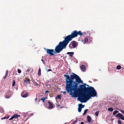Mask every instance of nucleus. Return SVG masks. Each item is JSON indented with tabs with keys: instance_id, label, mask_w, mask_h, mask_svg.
I'll use <instances>...</instances> for the list:
<instances>
[{
	"instance_id": "obj_30",
	"label": "nucleus",
	"mask_w": 124,
	"mask_h": 124,
	"mask_svg": "<svg viewBox=\"0 0 124 124\" xmlns=\"http://www.w3.org/2000/svg\"><path fill=\"white\" fill-rule=\"evenodd\" d=\"M88 109H85L84 111V112L85 113H86L87 111L88 110Z\"/></svg>"
},
{
	"instance_id": "obj_37",
	"label": "nucleus",
	"mask_w": 124,
	"mask_h": 124,
	"mask_svg": "<svg viewBox=\"0 0 124 124\" xmlns=\"http://www.w3.org/2000/svg\"><path fill=\"white\" fill-rule=\"evenodd\" d=\"M8 70H7L6 71V73L5 74H6V75H8Z\"/></svg>"
},
{
	"instance_id": "obj_4",
	"label": "nucleus",
	"mask_w": 124,
	"mask_h": 124,
	"mask_svg": "<svg viewBox=\"0 0 124 124\" xmlns=\"http://www.w3.org/2000/svg\"><path fill=\"white\" fill-rule=\"evenodd\" d=\"M77 43L75 41H71L69 45V48L71 49L75 48L77 46Z\"/></svg>"
},
{
	"instance_id": "obj_46",
	"label": "nucleus",
	"mask_w": 124,
	"mask_h": 124,
	"mask_svg": "<svg viewBox=\"0 0 124 124\" xmlns=\"http://www.w3.org/2000/svg\"><path fill=\"white\" fill-rule=\"evenodd\" d=\"M37 100V98H36L35 99V101H36V100Z\"/></svg>"
},
{
	"instance_id": "obj_48",
	"label": "nucleus",
	"mask_w": 124,
	"mask_h": 124,
	"mask_svg": "<svg viewBox=\"0 0 124 124\" xmlns=\"http://www.w3.org/2000/svg\"><path fill=\"white\" fill-rule=\"evenodd\" d=\"M46 86H47V85H46Z\"/></svg>"
},
{
	"instance_id": "obj_26",
	"label": "nucleus",
	"mask_w": 124,
	"mask_h": 124,
	"mask_svg": "<svg viewBox=\"0 0 124 124\" xmlns=\"http://www.w3.org/2000/svg\"><path fill=\"white\" fill-rule=\"evenodd\" d=\"M82 108H81L79 107L78 108V111L79 112H80L81 111Z\"/></svg>"
},
{
	"instance_id": "obj_44",
	"label": "nucleus",
	"mask_w": 124,
	"mask_h": 124,
	"mask_svg": "<svg viewBox=\"0 0 124 124\" xmlns=\"http://www.w3.org/2000/svg\"><path fill=\"white\" fill-rule=\"evenodd\" d=\"M85 114H86V113L84 112L83 113V116H84Z\"/></svg>"
},
{
	"instance_id": "obj_23",
	"label": "nucleus",
	"mask_w": 124,
	"mask_h": 124,
	"mask_svg": "<svg viewBox=\"0 0 124 124\" xmlns=\"http://www.w3.org/2000/svg\"><path fill=\"white\" fill-rule=\"evenodd\" d=\"M38 76H40L41 75V70L40 68H39V70L38 73Z\"/></svg>"
},
{
	"instance_id": "obj_25",
	"label": "nucleus",
	"mask_w": 124,
	"mask_h": 124,
	"mask_svg": "<svg viewBox=\"0 0 124 124\" xmlns=\"http://www.w3.org/2000/svg\"><path fill=\"white\" fill-rule=\"evenodd\" d=\"M16 84V82L14 80H13V83L12 85V86H13L15 85Z\"/></svg>"
},
{
	"instance_id": "obj_41",
	"label": "nucleus",
	"mask_w": 124,
	"mask_h": 124,
	"mask_svg": "<svg viewBox=\"0 0 124 124\" xmlns=\"http://www.w3.org/2000/svg\"><path fill=\"white\" fill-rule=\"evenodd\" d=\"M80 124H85L83 122H81Z\"/></svg>"
},
{
	"instance_id": "obj_35",
	"label": "nucleus",
	"mask_w": 124,
	"mask_h": 124,
	"mask_svg": "<svg viewBox=\"0 0 124 124\" xmlns=\"http://www.w3.org/2000/svg\"><path fill=\"white\" fill-rule=\"evenodd\" d=\"M120 111L122 113H123V114H124V111L123 110H121V111Z\"/></svg>"
},
{
	"instance_id": "obj_11",
	"label": "nucleus",
	"mask_w": 124,
	"mask_h": 124,
	"mask_svg": "<svg viewBox=\"0 0 124 124\" xmlns=\"http://www.w3.org/2000/svg\"><path fill=\"white\" fill-rule=\"evenodd\" d=\"M74 53L73 52H67V54L69 55L71 57L73 56Z\"/></svg>"
},
{
	"instance_id": "obj_10",
	"label": "nucleus",
	"mask_w": 124,
	"mask_h": 124,
	"mask_svg": "<svg viewBox=\"0 0 124 124\" xmlns=\"http://www.w3.org/2000/svg\"><path fill=\"white\" fill-rule=\"evenodd\" d=\"M48 103L49 104V106H48V108H49L52 109L53 108V105L51 103V102L49 101L48 102Z\"/></svg>"
},
{
	"instance_id": "obj_22",
	"label": "nucleus",
	"mask_w": 124,
	"mask_h": 124,
	"mask_svg": "<svg viewBox=\"0 0 124 124\" xmlns=\"http://www.w3.org/2000/svg\"><path fill=\"white\" fill-rule=\"evenodd\" d=\"M108 110L112 112L113 111V109L112 108H108Z\"/></svg>"
},
{
	"instance_id": "obj_20",
	"label": "nucleus",
	"mask_w": 124,
	"mask_h": 124,
	"mask_svg": "<svg viewBox=\"0 0 124 124\" xmlns=\"http://www.w3.org/2000/svg\"><path fill=\"white\" fill-rule=\"evenodd\" d=\"M118 111L117 110H115L113 112V114L114 115H116V114L118 112Z\"/></svg>"
},
{
	"instance_id": "obj_34",
	"label": "nucleus",
	"mask_w": 124,
	"mask_h": 124,
	"mask_svg": "<svg viewBox=\"0 0 124 124\" xmlns=\"http://www.w3.org/2000/svg\"><path fill=\"white\" fill-rule=\"evenodd\" d=\"M52 71V70L51 69H48L47 70V71L49 72L50 71Z\"/></svg>"
},
{
	"instance_id": "obj_1",
	"label": "nucleus",
	"mask_w": 124,
	"mask_h": 124,
	"mask_svg": "<svg viewBox=\"0 0 124 124\" xmlns=\"http://www.w3.org/2000/svg\"><path fill=\"white\" fill-rule=\"evenodd\" d=\"M68 74L67 73L64 75L66 77L65 89L72 97L78 98V101L83 103L86 102L91 97L96 96L97 92L93 87L84 84H80L78 88V84L83 83V81L75 73H72L70 76L68 75Z\"/></svg>"
},
{
	"instance_id": "obj_7",
	"label": "nucleus",
	"mask_w": 124,
	"mask_h": 124,
	"mask_svg": "<svg viewBox=\"0 0 124 124\" xmlns=\"http://www.w3.org/2000/svg\"><path fill=\"white\" fill-rule=\"evenodd\" d=\"M28 93L26 92H23L21 93V96L23 98L26 97L28 95Z\"/></svg>"
},
{
	"instance_id": "obj_31",
	"label": "nucleus",
	"mask_w": 124,
	"mask_h": 124,
	"mask_svg": "<svg viewBox=\"0 0 124 124\" xmlns=\"http://www.w3.org/2000/svg\"><path fill=\"white\" fill-rule=\"evenodd\" d=\"M14 118L13 116H12L9 119V120H12Z\"/></svg>"
},
{
	"instance_id": "obj_12",
	"label": "nucleus",
	"mask_w": 124,
	"mask_h": 124,
	"mask_svg": "<svg viewBox=\"0 0 124 124\" xmlns=\"http://www.w3.org/2000/svg\"><path fill=\"white\" fill-rule=\"evenodd\" d=\"M82 41L83 42V43L85 44L88 41V39L87 38H85L84 39L82 40Z\"/></svg>"
},
{
	"instance_id": "obj_2",
	"label": "nucleus",
	"mask_w": 124,
	"mask_h": 124,
	"mask_svg": "<svg viewBox=\"0 0 124 124\" xmlns=\"http://www.w3.org/2000/svg\"><path fill=\"white\" fill-rule=\"evenodd\" d=\"M66 48L65 46L61 42H59L58 45H57L55 48V51H54L53 49H44L46 50L47 54H49L50 55H53L54 54L53 53H59L62 51V50Z\"/></svg>"
},
{
	"instance_id": "obj_19",
	"label": "nucleus",
	"mask_w": 124,
	"mask_h": 124,
	"mask_svg": "<svg viewBox=\"0 0 124 124\" xmlns=\"http://www.w3.org/2000/svg\"><path fill=\"white\" fill-rule=\"evenodd\" d=\"M4 110L3 108L1 107H0V112L2 113L4 112Z\"/></svg>"
},
{
	"instance_id": "obj_43",
	"label": "nucleus",
	"mask_w": 124,
	"mask_h": 124,
	"mask_svg": "<svg viewBox=\"0 0 124 124\" xmlns=\"http://www.w3.org/2000/svg\"><path fill=\"white\" fill-rule=\"evenodd\" d=\"M26 115V114H24L23 115V116H24V117H25Z\"/></svg>"
},
{
	"instance_id": "obj_13",
	"label": "nucleus",
	"mask_w": 124,
	"mask_h": 124,
	"mask_svg": "<svg viewBox=\"0 0 124 124\" xmlns=\"http://www.w3.org/2000/svg\"><path fill=\"white\" fill-rule=\"evenodd\" d=\"M30 82L29 80L27 79H26L24 81L23 83L24 85H26L28 84Z\"/></svg>"
},
{
	"instance_id": "obj_33",
	"label": "nucleus",
	"mask_w": 124,
	"mask_h": 124,
	"mask_svg": "<svg viewBox=\"0 0 124 124\" xmlns=\"http://www.w3.org/2000/svg\"><path fill=\"white\" fill-rule=\"evenodd\" d=\"M7 76H8V75L5 74V76H4V79H5L7 77Z\"/></svg>"
},
{
	"instance_id": "obj_18",
	"label": "nucleus",
	"mask_w": 124,
	"mask_h": 124,
	"mask_svg": "<svg viewBox=\"0 0 124 124\" xmlns=\"http://www.w3.org/2000/svg\"><path fill=\"white\" fill-rule=\"evenodd\" d=\"M59 99V100H60L61 99V97L60 95H57L55 98L56 99Z\"/></svg>"
},
{
	"instance_id": "obj_14",
	"label": "nucleus",
	"mask_w": 124,
	"mask_h": 124,
	"mask_svg": "<svg viewBox=\"0 0 124 124\" xmlns=\"http://www.w3.org/2000/svg\"><path fill=\"white\" fill-rule=\"evenodd\" d=\"M77 36L79 35L80 36H81L83 35V33L81 31H77Z\"/></svg>"
},
{
	"instance_id": "obj_15",
	"label": "nucleus",
	"mask_w": 124,
	"mask_h": 124,
	"mask_svg": "<svg viewBox=\"0 0 124 124\" xmlns=\"http://www.w3.org/2000/svg\"><path fill=\"white\" fill-rule=\"evenodd\" d=\"M13 117L14 118H17L20 116V115H18L17 114H14L13 115Z\"/></svg>"
},
{
	"instance_id": "obj_45",
	"label": "nucleus",
	"mask_w": 124,
	"mask_h": 124,
	"mask_svg": "<svg viewBox=\"0 0 124 124\" xmlns=\"http://www.w3.org/2000/svg\"><path fill=\"white\" fill-rule=\"evenodd\" d=\"M34 115V114H33V113H32V114H30V115L31 116V115Z\"/></svg>"
},
{
	"instance_id": "obj_5",
	"label": "nucleus",
	"mask_w": 124,
	"mask_h": 124,
	"mask_svg": "<svg viewBox=\"0 0 124 124\" xmlns=\"http://www.w3.org/2000/svg\"><path fill=\"white\" fill-rule=\"evenodd\" d=\"M116 117L118 119H120L123 120H124V117L121 113H118L116 115Z\"/></svg>"
},
{
	"instance_id": "obj_21",
	"label": "nucleus",
	"mask_w": 124,
	"mask_h": 124,
	"mask_svg": "<svg viewBox=\"0 0 124 124\" xmlns=\"http://www.w3.org/2000/svg\"><path fill=\"white\" fill-rule=\"evenodd\" d=\"M46 98L45 97H43V98H41V100L43 102H44L46 100Z\"/></svg>"
},
{
	"instance_id": "obj_9",
	"label": "nucleus",
	"mask_w": 124,
	"mask_h": 124,
	"mask_svg": "<svg viewBox=\"0 0 124 124\" xmlns=\"http://www.w3.org/2000/svg\"><path fill=\"white\" fill-rule=\"evenodd\" d=\"M80 67L82 71L84 72L85 71L86 69L85 66L84 65H82L81 66H80Z\"/></svg>"
},
{
	"instance_id": "obj_27",
	"label": "nucleus",
	"mask_w": 124,
	"mask_h": 124,
	"mask_svg": "<svg viewBox=\"0 0 124 124\" xmlns=\"http://www.w3.org/2000/svg\"><path fill=\"white\" fill-rule=\"evenodd\" d=\"M118 124H122L121 123V121L120 120H119L117 121Z\"/></svg>"
},
{
	"instance_id": "obj_6",
	"label": "nucleus",
	"mask_w": 124,
	"mask_h": 124,
	"mask_svg": "<svg viewBox=\"0 0 124 124\" xmlns=\"http://www.w3.org/2000/svg\"><path fill=\"white\" fill-rule=\"evenodd\" d=\"M12 96L11 92L9 91H8L6 93L5 97L8 99L10 98Z\"/></svg>"
},
{
	"instance_id": "obj_29",
	"label": "nucleus",
	"mask_w": 124,
	"mask_h": 124,
	"mask_svg": "<svg viewBox=\"0 0 124 124\" xmlns=\"http://www.w3.org/2000/svg\"><path fill=\"white\" fill-rule=\"evenodd\" d=\"M17 71L18 73H20L21 72V70L19 69H18L17 70Z\"/></svg>"
},
{
	"instance_id": "obj_24",
	"label": "nucleus",
	"mask_w": 124,
	"mask_h": 124,
	"mask_svg": "<svg viewBox=\"0 0 124 124\" xmlns=\"http://www.w3.org/2000/svg\"><path fill=\"white\" fill-rule=\"evenodd\" d=\"M116 68L117 69L119 70L121 68V66L120 65H118L116 66Z\"/></svg>"
},
{
	"instance_id": "obj_36",
	"label": "nucleus",
	"mask_w": 124,
	"mask_h": 124,
	"mask_svg": "<svg viewBox=\"0 0 124 124\" xmlns=\"http://www.w3.org/2000/svg\"><path fill=\"white\" fill-rule=\"evenodd\" d=\"M6 118V117H4L1 118V120H3V119H5Z\"/></svg>"
},
{
	"instance_id": "obj_39",
	"label": "nucleus",
	"mask_w": 124,
	"mask_h": 124,
	"mask_svg": "<svg viewBox=\"0 0 124 124\" xmlns=\"http://www.w3.org/2000/svg\"><path fill=\"white\" fill-rule=\"evenodd\" d=\"M62 93L64 94H66V91H64L62 92Z\"/></svg>"
},
{
	"instance_id": "obj_17",
	"label": "nucleus",
	"mask_w": 124,
	"mask_h": 124,
	"mask_svg": "<svg viewBox=\"0 0 124 124\" xmlns=\"http://www.w3.org/2000/svg\"><path fill=\"white\" fill-rule=\"evenodd\" d=\"M78 106L79 107L82 108L84 107L85 105H83L82 104H79L78 105Z\"/></svg>"
},
{
	"instance_id": "obj_16",
	"label": "nucleus",
	"mask_w": 124,
	"mask_h": 124,
	"mask_svg": "<svg viewBox=\"0 0 124 124\" xmlns=\"http://www.w3.org/2000/svg\"><path fill=\"white\" fill-rule=\"evenodd\" d=\"M87 121L89 123L91 122V118L90 116L87 115Z\"/></svg>"
},
{
	"instance_id": "obj_28",
	"label": "nucleus",
	"mask_w": 124,
	"mask_h": 124,
	"mask_svg": "<svg viewBox=\"0 0 124 124\" xmlns=\"http://www.w3.org/2000/svg\"><path fill=\"white\" fill-rule=\"evenodd\" d=\"M99 112V111H97L95 113V115L97 116H98Z\"/></svg>"
},
{
	"instance_id": "obj_47",
	"label": "nucleus",
	"mask_w": 124,
	"mask_h": 124,
	"mask_svg": "<svg viewBox=\"0 0 124 124\" xmlns=\"http://www.w3.org/2000/svg\"><path fill=\"white\" fill-rule=\"evenodd\" d=\"M9 117L8 116V117H6V118H7V119H8V118H9Z\"/></svg>"
},
{
	"instance_id": "obj_49",
	"label": "nucleus",
	"mask_w": 124,
	"mask_h": 124,
	"mask_svg": "<svg viewBox=\"0 0 124 124\" xmlns=\"http://www.w3.org/2000/svg\"><path fill=\"white\" fill-rule=\"evenodd\" d=\"M46 105L47 104L46 103Z\"/></svg>"
},
{
	"instance_id": "obj_40",
	"label": "nucleus",
	"mask_w": 124,
	"mask_h": 124,
	"mask_svg": "<svg viewBox=\"0 0 124 124\" xmlns=\"http://www.w3.org/2000/svg\"><path fill=\"white\" fill-rule=\"evenodd\" d=\"M41 61L44 64V60L43 59H42L41 60Z\"/></svg>"
},
{
	"instance_id": "obj_32",
	"label": "nucleus",
	"mask_w": 124,
	"mask_h": 124,
	"mask_svg": "<svg viewBox=\"0 0 124 124\" xmlns=\"http://www.w3.org/2000/svg\"><path fill=\"white\" fill-rule=\"evenodd\" d=\"M77 121V120L74 121H73V123H72V124H75Z\"/></svg>"
},
{
	"instance_id": "obj_3",
	"label": "nucleus",
	"mask_w": 124,
	"mask_h": 124,
	"mask_svg": "<svg viewBox=\"0 0 124 124\" xmlns=\"http://www.w3.org/2000/svg\"><path fill=\"white\" fill-rule=\"evenodd\" d=\"M77 37V31H74L71 33V34L67 36L61 42L66 48L70 41H71L72 39Z\"/></svg>"
},
{
	"instance_id": "obj_38",
	"label": "nucleus",
	"mask_w": 124,
	"mask_h": 124,
	"mask_svg": "<svg viewBox=\"0 0 124 124\" xmlns=\"http://www.w3.org/2000/svg\"><path fill=\"white\" fill-rule=\"evenodd\" d=\"M49 91H46L45 92V94H46V93H49Z\"/></svg>"
},
{
	"instance_id": "obj_42",
	"label": "nucleus",
	"mask_w": 124,
	"mask_h": 124,
	"mask_svg": "<svg viewBox=\"0 0 124 124\" xmlns=\"http://www.w3.org/2000/svg\"><path fill=\"white\" fill-rule=\"evenodd\" d=\"M30 70H29V69H27V70L26 71L27 72H29V71Z\"/></svg>"
},
{
	"instance_id": "obj_8",
	"label": "nucleus",
	"mask_w": 124,
	"mask_h": 124,
	"mask_svg": "<svg viewBox=\"0 0 124 124\" xmlns=\"http://www.w3.org/2000/svg\"><path fill=\"white\" fill-rule=\"evenodd\" d=\"M33 83L32 84L33 85L37 86V87H39V85L38 84L36 81L34 80H32Z\"/></svg>"
}]
</instances>
